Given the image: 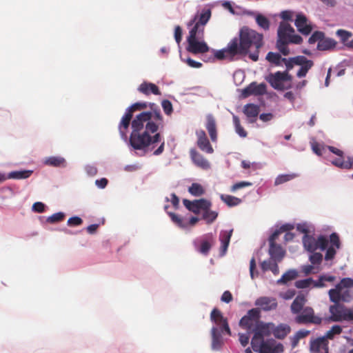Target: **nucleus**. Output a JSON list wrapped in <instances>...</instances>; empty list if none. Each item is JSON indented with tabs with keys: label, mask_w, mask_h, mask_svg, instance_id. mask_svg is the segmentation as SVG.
<instances>
[{
	"label": "nucleus",
	"mask_w": 353,
	"mask_h": 353,
	"mask_svg": "<svg viewBox=\"0 0 353 353\" xmlns=\"http://www.w3.org/2000/svg\"><path fill=\"white\" fill-rule=\"evenodd\" d=\"M149 106L150 110L141 112L132 121L133 113L146 109L148 103L137 102L130 106L121 118L119 131L121 137L125 139L131 123L130 145L134 150H145L150 146L153 149L157 143H160L159 148L153 152L154 155H159L163 153L165 147L164 138L158 132L159 128L164 127L163 117L156 103H150Z\"/></svg>",
	"instance_id": "f257e3e1"
},
{
	"label": "nucleus",
	"mask_w": 353,
	"mask_h": 353,
	"mask_svg": "<svg viewBox=\"0 0 353 353\" xmlns=\"http://www.w3.org/2000/svg\"><path fill=\"white\" fill-rule=\"evenodd\" d=\"M263 36L256 30L244 26L239 31V39L234 38L231 40L230 50L232 52L239 53L241 56H245L249 49L253 46L256 50L249 54V57L253 61L259 60V50L263 45Z\"/></svg>",
	"instance_id": "f03ea898"
},
{
	"label": "nucleus",
	"mask_w": 353,
	"mask_h": 353,
	"mask_svg": "<svg viewBox=\"0 0 353 353\" xmlns=\"http://www.w3.org/2000/svg\"><path fill=\"white\" fill-rule=\"evenodd\" d=\"M293 227L289 225H283L280 230H276L270 237L269 243V254L271 256V259L274 261L280 262L282 261L285 254V251L283 249V248L275 243L276 239L281 234L282 231H286L292 229Z\"/></svg>",
	"instance_id": "7ed1b4c3"
},
{
	"label": "nucleus",
	"mask_w": 353,
	"mask_h": 353,
	"mask_svg": "<svg viewBox=\"0 0 353 353\" xmlns=\"http://www.w3.org/2000/svg\"><path fill=\"white\" fill-rule=\"evenodd\" d=\"M278 39L279 41L290 42V43L300 44L303 39L299 34H294V29L287 22L281 21L278 28Z\"/></svg>",
	"instance_id": "20e7f679"
},
{
	"label": "nucleus",
	"mask_w": 353,
	"mask_h": 353,
	"mask_svg": "<svg viewBox=\"0 0 353 353\" xmlns=\"http://www.w3.org/2000/svg\"><path fill=\"white\" fill-rule=\"evenodd\" d=\"M261 312L259 308H252L248 311L247 314L243 316L240 321L239 325L243 329L246 330L248 333L254 329V327L261 321Z\"/></svg>",
	"instance_id": "39448f33"
},
{
	"label": "nucleus",
	"mask_w": 353,
	"mask_h": 353,
	"mask_svg": "<svg viewBox=\"0 0 353 353\" xmlns=\"http://www.w3.org/2000/svg\"><path fill=\"white\" fill-rule=\"evenodd\" d=\"M303 243L305 250L314 252L318 249L325 250L328 245V239L323 235L316 239L312 236L305 234L303 237Z\"/></svg>",
	"instance_id": "423d86ee"
},
{
	"label": "nucleus",
	"mask_w": 353,
	"mask_h": 353,
	"mask_svg": "<svg viewBox=\"0 0 353 353\" xmlns=\"http://www.w3.org/2000/svg\"><path fill=\"white\" fill-rule=\"evenodd\" d=\"M298 324L313 323L319 325L322 322V319L315 316L314 311L311 307H304L294 319Z\"/></svg>",
	"instance_id": "0eeeda50"
},
{
	"label": "nucleus",
	"mask_w": 353,
	"mask_h": 353,
	"mask_svg": "<svg viewBox=\"0 0 353 353\" xmlns=\"http://www.w3.org/2000/svg\"><path fill=\"white\" fill-rule=\"evenodd\" d=\"M183 203L184 206L194 214H199L201 212H203L205 210H208V208H211L212 203L205 199H196L194 201H190L188 199H183Z\"/></svg>",
	"instance_id": "6e6552de"
},
{
	"label": "nucleus",
	"mask_w": 353,
	"mask_h": 353,
	"mask_svg": "<svg viewBox=\"0 0 353 353\" xmlns=\"http://www.w3.org/2000/svg\"><path fill=\"white\" fill-rule=\"evenodd\" d=\"M216 239L212 233H208L204 234L200 240L194 241V245L200 253L207 255L211 248L215 244Z\"/></svg>",
	"instance_id": "1a4fd4ad"
},
{
	"label": "nucleus",
	"mask_w": 353,
	"mask_h": 353,
	"mask_svg": "<svg viewBox=\"0 0 353 353\" xmlns=\"http://www.w3.org/2000/svg\"><path fill=\"white\" fill-rule=\"evenodd\" d=\"M210 320L220 328L221 332H225L228 335H231V330L229 327L228 320L223 316L221 312L219 309L214 308L212 310L210 314Z\"/></svg>",
	"instance_id": "9d476101"
},
{
	"label": "nucleus",
	"mask_w": 353,
	"mask_h": 353,
	"mask_svg": "<svg viewBox=\"0 0 353 353\" xmlns=\"http://www.w3.org/2000/svg\"><path fill=\"white\" fill-rule=\"evenodd\" d=\"M347 307L339 303L330 305L329 312L331 315L328 319L329 321L332 322L347 321Z\"/></svg>",
	"instance_id": "9b49d317"
},
{
	"label": "nucleus",
	"mask_w": 353,
	"mask_h": 353,
	"mask_svg": "<svg viewBox=\"0 0 353 353\" xmlns=\"http://www.w3.org/2000/svg\"><path fill=\"white\" fill-rule=\"evenodd\" d=\"M254 305L257 306L259 310H263L265 312L274 310L278 307L277 300L274 297L270 296H261L258 298Z\"/></svg>",
	"instance_id": "f8f14e48"
},
{
	"label": "nucleus",
	"mask_w": 353,
	"mask_h": 353,
	"mask_svg": "<svg viewBox=\"0 0 353 353\" xmlns=\"http://www.w3.org/2000/svg\"><path fill=\"white\" fill-rule=\"evenodd\" d=\"M200 39H196L188 41L187 50L194 54H203L208 52L210 50L208 44L203 41H199Z\"/></svg>",
	"instance_id": "ddd939ff"
},
{
	"label": "nucleus",
	"mask_w": 353,
	"mask_h": 353,
	"mask_svg": "<svg viewBox=\"0 0 353 353\" xmlns=\"http://www.w3.org/2000/svg\"><path fill=\"white\" fill-rule=\"evenodd\" d=\"M330 246L327 249L325 255V261H330L334 258L336 250L340 249L341 248V241L339 239V235L333 232L330 236Z\"/></svg>",
	"instance_id": "4468645a"
},
{
	"label": "nucleus",
	"mask_w": 353,
	"mask_h": 353,
	"mask_svg": "<svg viewBox=\"0 0 353 353\" xmlns=\"http://www.w3.org/2000/svg\"><path fill=\"white\" fill-rule=\"evenodd\" d=\"M198 15L194 16V17L190 20L188 23V26L193 27L191 28V30L189 32V35L187 37V41L196 39H203L204 35V28L201 26L199 24L196 23V21L197 20Z\"/></svg>",
	"instance_id": "2eb2a0df"
},
{
	"label": "nucleus",
	"mask_w": 353,
	"mask_h": 353,
	"mask_svg": "<svg viewBox=\"0 0 353 353\" xmlns=\"http://www.w3.org/2000/svg\"><path fill=\"white\" fill-rule=\"evenodd\" d=\"M265 93L266 85L263 83L257 84L256 82H252L243 90V94L245 97L250 95H263Z\"/></svg>",
	"instance_id": "dca6fc26"
},
{
	"label": "nucleus",
	"mask_w": 353,
	"mask_h": 353,
	"mask_svg": "<svg viewBox=\"0 0 353 353\" xmlns=\"http://www.w3.org/2000/svg\"><path fill=\"white\" fill-rule=\"evenodd\" d=\"M283 76V75L281 72H276L274 74H270L266 79L274 89L278 90H284L290 88L291 86L289 85L285 87L284 85Z\"/></svg>",
	"instance_id": "f3484780"
},
{
	"label": "nucleus",
	"mask_w": 353,
	"mask_h": 353,
	"mask_svg": "<svg viewBox=\"0 0 353 353\" xmlns=\"http://www.w3.org/2000/svg\"><path fill=\"white\" fill-rule=\"evenodd\" d=\"M283 352V345L281 343H276L274 340H268L259 348V353H281Z\"/></svg>",
	"instance_id": "a211bd4d"
},
{
	"label": "nucleus",
	"mask_w": 353,
	"mask_h": 353,
	"mask_svg": "<svg viewBox=\"0 0 353 353\" xmlns=\"http://www.w3.org/2000/svg\"><path fill=\"white\" fill-rule=\"evenodd\" d=\"M196 134L197 136V146L203 152L212 154L214 150L206 136L204 130H200L196 131Z\"/></svg>",
	"instance_id": "6ab92c4d"
},
{
	"label": "nucleus",
	"mask_w": 353,
	"mask_h": 353,
	"mask_svg": "<svg viewBox=\"0 0 353 353\" xmlns=\"http://www.w3.org/2000/svg\"><path fill=\"white\" fill-rule=\"evenodd\" d=\"M294 24L297 30L303 35H308L311 33L312 28L307 23V17L303 14H298Z\"/></svg>",
	"instance_id": "aec40b11"
},
{
	"label": "nucleus",
	"mask_w": 353,
	"mask_h": 353,
	"mask_svg": "<svg viewBox=\"0 0 353 353\" xmlns=\"http://www.w3.org/2000/svg\"><path fill=\"white\" fill-rule=\"evenodd\" d=\"M274 327V323H264L261 321L251 332H254V334L261 337L264 339L265 336H268L272 333V330Z\"/></svg>",
	"instance_id": "412c9836"
},
{
	"label": "nucleus",
	"mask_w": 353,
	"mask_h": 353,
	"mask_svg": "<svg viewBox=\"0 0 353 353\" xmlns=\"http://www.w3.org/2000/svg\"><path fill=\"white\" fill-rule=\"evenodd\" d=\"M190 157L196 166L203 170H208L210 168V164L208 161L195 149L190 150Z\"/></svg>",
	"instance_id": "4be33fe9"
},
{
	"label": "nucleus",
	"mask_w": 353,
	"mask_h": 353,
	"mask_svg": "<svg viewBox=\"0 0 353 353\" xmlns=\"http://www.w3.org/2000/svg\"><path fill=\"white\" fill-rule=\"evenodd\" d=\"M233 230H222L219 234V240L221 241V254L223 256L228 250L230 244V239L232 235Z\"/></svg>",
	"instance_id": "5701e85b"
},
{
	"label": "nucleus",
	"mask_w": 353,
	"mask_h": 353,
	"mask_svg": "<svg viewBox=\"0 0 353 353\" xmlns=\"http://www.w3.org/2000/svg\"><path fill=\"white\" fill-rule=\"evenodd\" d=\"M205 128L209 133L212 141L215 142L217 140V130L216 121L214 117L209 114L206 117Z\"/></svg>",
	"instance_id": "b1692460"
},
{
	"label": "nucleus",
	"mask_w": 353,
	"mask_h": 353,
	"mask_svg": "<svg viewBox=\"0 0 353 353\" xmlns=\"http://www.w3.org/2000/svg\"><path fill=\"white\" fill-rule=\"evenodd\" d=\"M259 112V106L254 103H248L243 107V113L250 119V123L255 121Z\"/></svg>",
	"instance_id": "393cba45"
},
{
	"label": "nucleus",
	"mask_w": 353,
	"mask_h": 353,
	"mask_svg": "<svg viewBox=\"0 0 353 353\" xmlns=\"http://www.w3.org/2000/svg\"><path fill=\"white\" fill-rule=\"evenodd\" d=\"M328 349V342L325 337L318 338L310 343V350L314 353L324 352Z\"/></svg>",
	"instance_id": "a878e982"
},
{
	"label": "nucleus",
	"mask_w": 353,
	"mask_h": 353,
	"mask_svg": "<svg viewBox=\"0 0 353 353\" xmlns=\"http://www.w3.org/2000/svg\"><path fill=\"white\" fill-rule=\"evenodd\" d=\"M138 90L145 94L149 95L151 93L155 95H160L161 92L157 85L152 83L143 82L138 88Z\"/></svg>",
	"instance_id": "bb28decb"
},
{
	"label": "nucleus",
	"mask_w": 353,
	"mask_h": 353,
	"mask_svg": "<svg viewBox=\"0 0 353 353\" xmlns=\"http://www.w3.org/2000/svg\"><path fill=\"white\" fill-rule=\"evenodd\" d=\"M212 335V348L213 350H219L223 344L221 332L217 327H212L211 330Z\"/></svg>",
	"instance_id": "cd10ccee"
},
{
	"label": "nucleus",
	"mask_w": 353,
	"mask_h": 353,
	"mask_svg": "<svg viewBox=\"0 0 353 353\" xmlns=\"http://www.w3.org/2000/svg\"><path fill=\"white\" fill-rule=\"evenodd\" d=\"M306 299L303 295H298L291 304L290 310L292 313L299 314L304 308L303 306Z\"/></svg>",
	"instance_id": "c85d7f7f"
},
{
	"label": "nucleus",
	"mask_w": 353,
	"mask_h": 353,
	"mask_svg": "<svg viewBox=\"0 0 353 353\" xmlns=\"http://www.w3.org/2000/svg\"><path fill=\"white\" fill-rule=\"evenodd\" d=\"M291 331V328L286 324H280L275 327L274 325L272 332L279 339H283Z\"/></svg>",
	"instance_id": "c756f323"
},
{
	"label": "nucleus",
	"mask_w": 353,
	"mask_h": 353,
	"mask_svg": "<svg viewBox=\"0 0 353 353\" xmlns=\"http://www.w3.org/2000/svg\"><path fill=\"white\" fill-rule=\"evenodd\" d=\"M230 46L231 41L228 43L225 48L216 51L214 53V57L219 60H222L225 59H229L230 60H232L235 56L239 55V53L232 52L230 50Z\"/></svg>",
	"instance_id": "7c9ffc66"
},
{
	"label": "nucleus",
	"mask_w": 353,
	"mask_h": 353,
	"mask_svg": "<svg viewBox=\"0 0 353 353\" xmlns=\"http://www.w3.org/2000/svg\"><path fill=\"white\" fill-rule=\"evenodd\" d=\"M336 42L334 39L331 38H325V36L323 39L319 41V43L317 44V49L319 50L324 51V50H330L334 49L336 47Z\"/></svg>",
	"instance_id": "2f4dec72"
},
{
	"label": "nucleus",
	"mask_w": 353,
	"mask_h": 353,
	"mask_svg": "<svg viewBox=\"0 0 353 353\" xmlns=\"http://www.w3.org/2000/svg\"><path fill=\"white\" fill-rule=\"evenodd\" d=\"M44 163L52 167L64 168L66 166V161L65 159L61 157H50L45 159Z\"/></svg>",
	"instance_id": "473e14b6"
},
{
	"label": "nucleus",
	"mask_w": 353,
	"mask_h": 353,
	"mask_svg": "<svg viewBox=\"0 0 353 353\" xmlns=\"http://www.w3.org/2000/svg\"><path fill=\"white\" fill-rule=\"evenodd\" d=\"M350 158L347 157V160L345 161L343 156L339 157V158L332 160L331 163L338 168L350 170L352 168V162L350 161Z\"/></svg>",
	"instance_id": "72a5a7b5"
},
{
	"label": "nucleus",
	"mask_w": 353,
	"mask_h": 353,
	"mask_svg": "<svg viewBox=\"0 0 353 353\" xmlns=\"http://www.w3.org/2000/svg\"><path fill=\"white\" fill-rule=\"evenodd\" d=\"M299 175L296 173L279 174L274 180V185H279L294 179Z\"/></svg>",
	"instance_id": "f704fd0d"
},
{
	"label": "nucleus",
	"mask_w": 353,
	"mask_h": 353,
	"mask_svg": "<svg viewBox=\"0 0 353 353\" xmlns=\"http://www.w3.org/2000/svg\"><path fill=\"white\" fill-rule=\"evenodd\" d=\"M310 332L307 330H300L295 333V334L290 338L292 348H294L299 344L301 339L306 337L309 335Z\"/></svg>",
	"instance_id": "c9c22d12"
},
{
	"label": "nucleus",
	"mask_w": 353,
	"mask_h": 353,
	"mask_svg": "<svg viewBox=\"0 0 353 353\" xmlns=\"http://www.w3.org/2000/svg\"><path fill=\"white\" fill-rule=\"evenodd\" d=\"M32 170L13 171L8 174V179H27L32 174Z\"/></svg>",
	"instance_id": "e433bc0d"
},
{
	"label": "nucleus",
	"mask_w": 353,
	"mask_h": 353,
	"mask_svg": "<svg viewBox=\"0 0 353 353\" xmlns=\"http://www.w3.org/2000/svg\"><path fill=\"white\" fill-rule=\"evenodd\" d=\"M218 212L210 210L208 208V210H205L203 212L202 219L205 221L208 224L212 223L217 218Z\"/></svg>",
	"instance_id": "4c0bfd02"
},
{
	"label": "nucleus",
	"mask_w": 353,
	"mask_h": 353,
	"mask_svg": "<svg viewBox=\"0 0 353 353\" xmlns=\"http://www.w3.org/2000/svg\"><path fill=\"white\" fill-rule=\"evenodd\" d=\"M266 59L270 63L277 66H280L282 65V61L283 58H282L280 54L279 53L269 52L266 55Z\"/></svg>",
	"instance_id": "58836bf2"
},
{
	"label": "nucleus",
	"mask_w": 353,
	"mask_h": 353,
	"mask_svg": "<svg viewBox=\"0 0 353 353\" xmlns=\"http://www.w3.org/2000/svg\"><path fill=\"white\" fill-rule=\"evenodd\" d=\"M169 216L172 222L174 223L179 228H186L188 226V222L183 217L173 212H169Z\"/></svg>",
	"instance_id": "ea45409f"
},
{
	"label": "nucleus",
	"mask_w": 353,
	"mask_h": 353,
	"mask_svg": "<svg viewBox=\"0 0 353 353\" xmlns=\"http://www.w3.org/2000/svg\"><path fill=\"white\" fill-rule=\"evenodd\" d=\"M341 290L339 289V286H336L334 289H331L329 290V296L330 299L332 302H334V304L339 303V301H341Z\"/></svg>",
	"instance_id": "a19ab883"
},
{
	"label": "nucleus",
	"mask_w": 353,
	"mask_h": 353,
	"mask_svg": "<svg viewBox=\"0 0 353 353\" xmlns=\"http://www.w3.org/2000/svg\"><path fill=\"white\" fill-rule=\"evenodd\" d=\"M188 192L194 196H200L205 193L203 187L197 183H193L191 186L189 187Z\"/></svg>",
	"instance_id": "79ce46f5"
},
{
	"label": "nucleus",
	"mask_w": 353,
	"mask_h": 353,
	"mask_svg": "<svg viewBox=\"0 0 353 353\" xmlns=\"http://www.w3.org/2000/svg\"><path fill=\"white\" fill-rule=\"evenodd\" d=\"M221 199L228 206H235L241 203L240 199L231 195L221 194Z\"/></svg>",
	"instance_id": "37998d69"
},
{
	"label": "nucleus",
	"mask_w": 353,
	"mask_h": 353,
	"mask_svg": "<svg viewBox=\"0 0 353 353\" xmlns=\"http://www.w3.org/2000/svg\"><path fill=\"white\" fill-rule=\"evenodd\" d=\"M297 275V272L296 270H289L284 273L281 278L278 280V283H286L290 281L295 279Z\"/></svg>",
	"instance_id": "c03bdc74"
},
{
	"label": "nucleus",
	"mask_w": 353,
	"mask_h": 353,
	"mask_svg": "<svg viewBox=\"0 0 353 353\" xmlns=\"http://www.w3.org/2000/svg\"><path fill=\"white\" fill-rule=\"evenodd\" d=\"M211 17V12L210 10L203 11L199 16H198L196 23L203 27L208 23Z\"/></svg>",
	"instance_id": "a18cd8bd"
},
{
	"label": "nucleus",
	"mask_w": 353,
	"mask_h": 353,
	"mask_svg": "<svg viewBox=\"0 0 353 353\" xmlns=\"http://www.w3.org/2000/svg\"><path fill=\"white\" fill-rule=\"evenodd\" d=\"M256 22L259 27L264 30H268L270 28V21L265 16L259 14L256 17Z\"/></svg>",
	"instance_id": "49530a36"
},
{
	"label": "nucleus",
	"mask_w": 353,
	"mask_h": 353,
	"mask_svg": "<svg viewBox=\"0 0 353 353\" xmlns=\"http://www.w3.org/2000/svg\"><path fill=\"white\" fill-rule=\"evenodd\" d=\"M233 122L235 126L236 132L241 137H245L247 136V132L241 125L240 120L237 116H233Z\"/></svg>",
	"instance_id": "de8ad7c7"
},
{
	"label": "nucleus",
	"mask_w": 353,
	"mask_h": 353,
	"mask_svg": "<svg viewBox=\"0 0 353 353\" xmlns=\"http://www.w3.org/2000/svg\"><path fill=\"white\" fill-rule=\"evenodd\" d=\"M342 332V327L339 325H333L325 334L326 339H333L335 335L340 334Z\"/></svg>",
	"instance_id": "09e8293b"
},
{
	"label": "nucleus",
	"mask_w": 353,
	"mask_h": 353,
	"mask_svg": "<svg viewBox=\"0 0 353 353\" xmlns=\"http://www.w3.org/2000/svg\"><path fill=\"white\" fill-rule=\"evenodd\" d=\"M264 343H265V341L263 339L254 334L251 341V345L253 350L256 352L259 348H260Z\"/></svg>",
	"instance_id": "8fccbe9b"
},
{
	"label": "nucleus",
	"mask_w": 353,
	"mask_h": 353,
	"mask_svg": "<svg viewBox=\"0 0 353 353\" xmlns=\"http://www.w3.org/2000/svg\"><path fill=\"white\" fill-rule=\"evenodd\" d=\"M313 65L314 62L312 61L307 63L303 65H301V68L297 72L296 76L299 78L305 77L309 70H310Z\"/></svg>",
	"instance_id": "3c124183"
},
{
	"label": "nucleus",
	"mask_w": 353,
	"mask_h": 353,
	"mask_svg": "<svg viewBox=\"0 0 353 353\" xmlns=\"http://www.w3.org/2000/svg\"><path fill=\"white\" fill-rule=\"evenodd\" d=\"M65 218V214L63 212H59L53 214L47 218V222L50 223H55L60 221H62Z\"/></svg>",
	"instance_id": "603ef678"
},
{
	"label": "nucleus",
	"mask_w": 353,
	"mask_h": 353,
	"mask_svg": "<svg viewBox=\"0 0 353 353\" xmlns=\"http://www.w3.org/2000/svg\"><path fill=\"white\" fill-rule=\"evenodd\" d=\"M288 43H290L279 40H277L276 41V47L278 50L285 56H287L290 54V50L287 46Z\"/></svg>",
	"instance_id": "864d4df0"
},
{
	"label": "nucleus",
	"mask_w": 353,
	"mask_h": 353,
	"mask_svg": "<svg viewBox=\"0 0 353 353\" xmlns=\"http://www.w3.org/2000/svg\"><path fill=\"white\" fill-rule=\"evenodd\" d=\"M324 36L325 34L323 32L315 31L309 38L308 42L310 44H314L316 42L319 43V41H321Z\"/></svg>",
	"instance_id": "5fc2aeb1"
},
{
	"label": "nucleus",
	"mask_w": 353,
	"mask_h": 353,
	"mask_svg": "<svg viewBox=\"0 0 353 353\" xmlns=\"http://www.w3.org/2000/svg\"><path fill=\"white\" fill-rule=\"evenodd\" d=\"M336 286H339V289L341 290H343V288H350L353 286V279L351 278H344L341 279Z\"/></svg>",
	"instance_id": "6e6d98bb"
},
{
	"label": "nucleus",
	"mask_w": 353,
	"mask_h": 353,
	"mask_svg": "<svg viewBox=\"0 0 353 353\" xmlns=\"http://www.w3.org/2000/svg\"><path fill=\"white\" fill-rule=\"evenodd\" d=\"M323 255L319 252H313L310 256V261L313 265H319L322 262Z\"/></svg>",
	"instance_id": "4d7b16f0"
},
{
	"label": "nucleus",
	"mask_w": 353,
	"mask_h": 353,
	"mask_svg": "<svg viewBox=\"0 0 353 353\" xmlns=\"http://www.w3.org/2000/svg\"><path fill=\"white\" fill-rule=\"evenodd\" d=\"M161 105H162L164 112L167 115H170L172 113V112H173L172 104L169 100H167V99L163 100V101L161 103Z\"/></svg>",
	"instance_id": "13d9d810"
},
{
	"label": "nucleus",
	"mask_w": 353,
	"mask_h": 353,
	"mask_svg": "<svg viewBox=\"0 0 353 353\" xmlns=\"http://www.w3.org/2000/svg\"><path fill=\"white\" fill-rule=\"evenodd\" d=\"M83 223V220L79 216H72L70 217L68 221L67 224L70 227H75L81 225Z\"/></svg>",
	"instance_id": "bf43d9fd"
},
{
	"label": "nucleus",
	"mask_w": 353,
	"mask_h": 353,
	"mask_svg": "<svg viewBox=\"0 0 353 353\" xmlns=\"http://www.w3.org/2000/svg\"><path fill=\"white\" fill-rule=\"evenodd\" d=\"M336 34L341 38L343 42H345L352 37V33L345 30H338Z\"/></svg>",
	"instance_id": "052dcab7"
},
{
	"label": "nucleus",
	"mask_w": 353,
	"mask_h": 353,
	"mask_svg": "<svg viewBox=\"0 0 353 353\" xmlns=\"http://www.w3.org/2000/svg\"><path fill=\"white\" fill-rule=\"evenodd\" d=\"M292 60H293V62L294 63V64L297 65H303L306 64L307 63L312 61V60L307 59L304 56H297V57L292 58Z\"/></svg>",
	"instance_id": "680f3d73"
},
{
	"label": "nucleus",
	"mask_w": 353,
	"mask_h": 353,
	"mask_svg": "<svg viewBox=\"0 0 353 353\" xmlns=\"http://www.w3.org/2000/svg\"><path fill=\"white\" fill-rule=\"evenodd\" d=\"M313 283V280L311 278L298 281L296 283V286L298 288H308Z\"/></svg>",
	"instance_id": "e2e57ef3"
},
{
	"label": "nucleus",
	"mask_w": 353,
	"mask_h": 353,
	"mask_svg": "<svg viewBox=\"0 0 353 353\" xmlns=\"http://www.w3.org/2000/svg\"><path fill=\"white\" fill-rule=\"evenodd\" d=\"M250 185H252V183L250 182H248V181L238 182V183L234 184L231 187V191L232 192H235V191H236L239 189H241V188H245V187H248V186H250Z\"/></svg>",
	"instance_id": "0e129e2a"
},
{
	"label": "nucleus",
	"mask_w": 353,
	"mask_h": 353,
	"mask_svg": "<svg viewBox=\"0 0 353 353\" xmlns=\"http://www.w3.org/2000/svg\"><path fill=\"white\" fill-rule=\"evenodd\" d=\"M174 39L178 44L181 43L182 39V29L179 26H176L174 28Z\"/></svg>",
	"instance_id": "69168bd1"
},
{
	"label": "nucleus",
	"mask_w": 353,
	"mask_h": 353,
	"mask_svg": "<svg viewBox=\"0 0 353 353\" xmlns=\"http://www.w3.org/2000/svg\"><path fill=\"white\" fill-rule=\"evenodd\" d=\"M184 62H185L190 67L194 68H199L202 66V63L199 61H196L191 58H188L185 60H183Z\"/></svg>",
	"instance_id": "338daca9"
},
{
	"label": "nucleus",
	"mask_w": 353,
	"mask_h": 353,
	"mask_svg": "<svg viewBox=\"0 0 353 353\" xmlns=\"http://www.w3.org/2000/svg\"><path fill=\"white\" fill-rule=\"evenodd\" d=\"M232 299H233L232 294H231V292L230 291L227 290L223 293L221 300L223 302L228 303L232 301Z\"/></svg>",
	"instance_id": "774afa93"
}]
</instances>
